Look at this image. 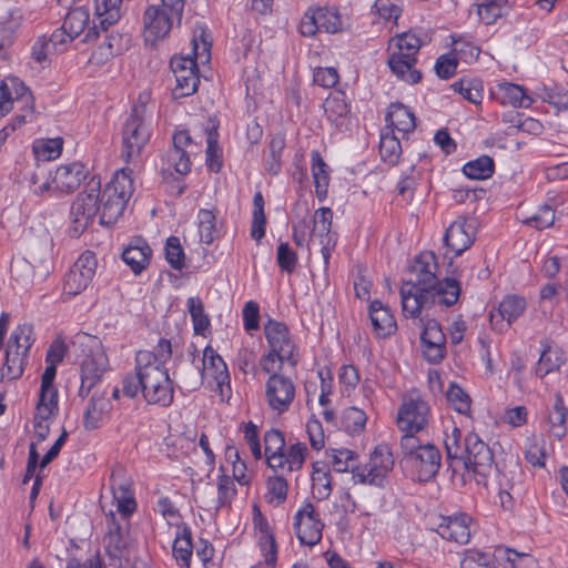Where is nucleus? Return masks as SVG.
Instances as JSON below:
<instances>
[{
	"mask_svg": "<svg viewBox=\"0 0 568 568\" xmlns=\"http://www.w3.org/2000/svg\"><path fill=\"white\" fill-rule=\"evenodd\" d=\"M24 21V16L20 9L9 11L8 18L0 23V58L7 59L9 49L13 45L18 31Z\"/></svg>",
	"mask_w": 568,
	"mask_h": 568,
	"instance_id": "27",
	"label": "nucleus"
},
{
	"mask_svg": "<svg viewBox=\"0 0 568 568\" xmlns=\"http://www.w3.org/2000/svg\"><path fill=\"white\" fill-rule=\"evenodd\" d=\"M151 253L152 250L148 243L138 240L124 248L122 260L134 274H140L149 265Z\"/></svg>",
	"mask_w": 568,
	"mask_h": 568,
	"instance_id": "29",
	"label": "nucleus"
},
{
	"mask_svg": "<svg viewBox=\"0 0 568 568\" xmlns=\"http://www.w3.org/2000/svg\"><path fill=\"white\" fill-rule=\"evenodd\" d=\"M438 265L433 252L420 253L409 266L400 287L402 308L406 317L416 318L422 310L435 305L449 307L460 294L459 282L454 278L438 280Z\"/></svg>",
	"mask_w": 568,
	"mask_h": 568,
	"instance_id": "2",
	"label": "nucleus"
},
{
	"mask_svg": "<svg viewBox=\"0 0 568 568\" xmlns=\"http://www.w3.org/2000/svg\"><path fill=\"white\" fill-rule=\"evenodd\" d=\"M34 343L33 327L30 324H22L14 328L11 333L7 347L13 348L28 356L29 351Z\"/></svg>",
	"mask_w": 568,
	"mask_h": 568,
	"instance_id": "40",
	"label": "nucleus"
},
{
	"mask_svg": "<svg viewBox=\"0 0 568 568\" xmlns=\"http://www.w3.org/2000/svg\"><path fill=\"white\" fill-rule=\"evenodd\" d=\"M567 416L568 409L564 404L562 396L559 393H556L554 395V403L548 413V423L550 432L559 439H561L567 433Z\"/></svg>",
	"mask_w": 568,
	"mask_h": 568,
	"instance_id": "35",
	"label": "nucleus"
},
{
	"mask_svg": "<svg viewBox=\"0 0 568 568\" xmlns=\"http://www.w3.org/2000/svg\"><path fill=\"white\" fill-rule=\"evenodd\" d=\"M471 518L467 514L442 517L436 532L444 539L466 545L470 539Z\"/></svg>",
	"mask_w": 568,
	"mask_h": 568,
	"instance_id": "23",
	"label": "nucleus"
},
{
	"mask_svg": "<svg viewBox=\"0 0 568 568\" xmlns=\"http://www.w3.org/2000/svg\"><path fill=\"white\" fill-rule=\"evenodd\" d=\"M457 65V58L453 53H446L437 58L435 71L440 79L447 80L455 74Z\"/></svg>",
	"mask_w": 568,
	"mask_h": 568,
	"instance_id": "62",
	"label": "nucleus"
},
{
	"mask_svg": "<svg viewBox=\"0 0 568 568\" xmlns=\"http://www.w3.org/2000/svg\"><path fill=\"white\" fill-rule=\"evenodd\" d=\"M176 20L171 12L158 6L151 4L143 16L144 38L146 42L155 43L168 36Z\"/></svg>",
	"mask_w": 568,
	"mask_h": 568,
	"instance_id": "20",
	"label": "nucleus"
},
{
	"mask_svg": "<svg viewBox=\"0 0 568 568\" xmlns=\"http://www.w3.org/2000/svg\"><path fill=\"white\" fill-rule=\"evenodd\" d=\"M464 174L473 180H486L494 173V161L488 155H483L467 162L463 168Z\"/></svg>",
	"mask_w": 568,
	"mask_h": 568,
	"instance_id": "43",
	"label": "nucleus"
},
{
	"mask_svg": "<svg viewBox=\"0 0 568 568\" xmlns=\"http://www.w3.org/2000/svg\"><path fill=\"white\" fill-rule=\"evenodd\" d=\"M504 7L499 2L484 0L477 6V13L479 19L488 26L496 22L504 14Z\"/></svg>",
	"mask_w": 568,
	"mask_h": 568,
	"instance_id": "60",
	"label": "nucleus"
},
{
	"mask_svg": "<svg viewBox=\"0 0 568 568\" xmlns=\"http://www.w3.org/2000/svg\"><path fill=\"white\" fill-rule=\"evenodd\" d=\"M446 398L449 405L457 413L468 415L471 407L469 395L456 383H450L446 390Z\"/></svg>",
	"mask_w": 568,
	"mask_h": 568,
	"instance_id": "46",
	"label": "nucleus"
},
{
	"mask_svg": "<svg viewBox=\"0 0 568 568\" xmlns=\"http://www.w3.org/2000/svg\"><path fill=\"white\" fill-rule=\"evenodd\" d=\"M130 34L111 31L105 36L103 47L108 49L109 55H118L130 47Z\"/></svg>",
	"mask_w": 568,
	"mask_h": 568,
	"instance_id": "59",
	"label": "nucleus"
},
{
	"mask_svg": "<svg viewBox=\"0 0 568 568\" xmlns=\"http://www.w3.org/2000/svg\"><path fill=\"white\" fill-rule=\"evenodd\" d=\"M422 352L432 364L440 363L446 356V336L442 326L435 320H428L424 324L420 334Z\"/></svg>",
	"mask_w": 568,
	"mask_h": 568,
	"instance_id": "18",
	"label": "nucleus"
},
{
	"mask_svg": "<svg viewBox=\"0 0 568 568\" xmlns=\"http://www.w3.org/2000/svg\"><path fill=\"white\" fill-rule=\"evenodd\" d=\"M369 317L375 332L379 336H388L396 328V323L390 311L379 301H374L371 304Z\"/></svg>",
	"mask_w": 568,
	"mask_h": 568,
	"instance_id": "33",
	"label": "nucleus"
},
{
	"mask_svg": "<svg viewBox=\"0 0 568 568\" xmlns=\"http://www.w3.org/2000/svg\"><path fill=\"white\" fill-rule=\"evenodd\" d=\"M104 549L109 557L120 559L126 547V537L113 514L108 518V530L104 536Z\"/></svg>",
	"mask_w": 568,
	"mask_h": 568,
	"instance_id": "31",
	"label": "nucleus"
},
{
	"mask_svg": "<svg viewBox=\"0 0 568 568\" xmlns=\"http://www.w3.org/2000/svg\"><path fill=\"white\" fill-rule=\"evenodd\" d=\"M333 212L329 207H322V226L327 230L326 234V243L322 247V256L324 258V263L327 266L328 260L331 257V253L335 250L338 241V234L335 231L331 230L332 226Z\"/></svg>",
	"mask_w": 568,
	"mask_h": 568,
	"instance_id": "49",
	"label": "nucleus"
},
{
	"mask_svg": "<svg viewBox=\"0 0 568 568\" xmlns=\"http://www.w3.org/2000/svg\"><path fill=\"white\" fill-rule=\"evenodd\" d=\"M68 9L70 10L64 18L62 29L67 32L69 40L75 39L87 30L83 41H93L99 37L100 31L106 32L109 30H103L99 26L97 18L93 19L92 27H89L90 13L85 7L80 6L72 8L71 6ZM94 17H97V13Z\"/></svg>",
	"mask_w": 568,
	"mask_h": 568,
	"instance_id": "13",
	"label": "nucleus"
},
{
	"mask_svg": "<svg viewBox=\"0 0 568 568\" xmlns=\"http://www.w3.org/2000/svg\"><path fill=\"white\" fill-rule=\"evenodd\" d=\"M476 225L471 220L458 219L446 230L445 245L454 252L455 256L468 250L475 240Z\"/></svg>",
	"mask_w": 568,
	"mask_h": 568,
	"instance_id": "21",
	"label": "nucleus"
},
{
	"mask_svg": "<svg viewBox=\"0 0 568 568\" xmlns=\"http://www.w3.org/2000/svg\"><path fill=\"white\" fill-rule=\"evenodd\" d=\"M276 261L282 271L292 273L296 267L297 257L287 243L281 242L277 246Z\"/></svg>",
	"mask_w": 568,
	"mask_h": 568,
	"instance_id": "63",
	"label": "nucleus"
},
{
	"mask_svg": "<svg viewBox=\"0 0 568 568\" xmlns=\"http://www.w3.org/2000/svg\"><path fill=\"white\" fill-rule=\"evenodd\" d=\"M97 264L92 252L87 251L81 254L64 277V294L75 296L85 290L94 277Z\"/></svg>",
	"mask_w": 568,
	"mask_h": 568,
	"instance_id": "10",
	"label": "nucleus"
},
{
	"mask_svg": "<svg viewBox=\"0 0 568 568\" xmlns=\"http://www.w3.org/2000/svg\"><path fill=\"white\" fill-rule=\"evenodd\" d=\"M85 178L87 171L84 165L79 162H74L59 166L52 178V184L57 191L71 193L80 186L81 182Z\"/></svg>",
	"mask_w": 568,
	"mask_h": 568,
	"instance_id": "24",
	"label": "nucleus"
},
{
	"mask_svg": "<svg viewBox=\"0 0 568 568\" xmlns=\"http://www.w3.org/2000/svg\"><path fill=\"white\" fill-rule=\"evenodd\" d=\"M112 408L111 400L105 392H94L89 399L84 410L83 426L87 430H93L101 427L104 418Z\"/></svg>",
	"mask_w": 568,
	"mask_h": 568,
	"instance_id": "25",
	"label": "nucleus"
},
{
	"mask_svg": "<svg viewBox=\"0 0 568 568\" xmlns=\"http://www.w3.org/2000/svg\"><path fill=\"white\" fill-rule=\"evenodd\" d=\"M393 467L394 458L390 447L387 444H379L366 464L352 467L353 479L356 484L382 486Z\"/></svg>",
	"mask_w": 568,
	"mask_h": 568,
	"instance_id": "7",
	"label": "nucleus"
},
{
	"mask_svg": "<svg viewBox=\"0 0 568 568\" xmlns=\"http://www.w3.org/2000/svg\"><path fill=\"white\" fill-rule=\"evenodd\" d=\"M131 169H121L101 190L100 178L92 176L71 206L73 231L82 233L97 215L101 225H111L123 214L133 192Z\"/></svg>",
	"mask_w": 568,
	"mask_h": 568,
	"instance_id": "3",
	"label": "nucleus"
},
{
	"mask_svg": "<svg viewBox=\"0 0 568 568\" xmlns=\"http://www.w3.org/2000/svg\"><path fill=\"white\" fill-rule=\"evenodd\" d=\"M184 251L176 236H170L165 244V258L172 268L181 271L184 267Z\"/></svg>",
	"mask_w": 568,
	"mask_h": 568,
	"instance_id": "53",
	"label": "nucleus"
},
{
	"mask_svg": "<svg viewBox=\"0 0 568 568\" xmlns=\"http://www.w3.org/2000/svg\"><path fill=\"white\" fill-rule=\"evenodd\" d=\"M445 449L448 468L452 470V480L464 486L471 475L477 476V483H481L495 471L501 504L505 497L513 498L514 490L521 483L523 471L517 459L510 457L501 464L495 463L491 448L475 433H469L464 439L462 430L454 427L450 434H446Z\"/></svg>",
	"mask_w": 568,
	"mask_h": 568,
	"instance_id": "1",
	"label": "nucleus"
},
{
	"mask_svg": "<svg viewBox=\"0 0 568 568\" xmlns=\"http://www.w3.org/2000/svg\"><path fill=\"white\" fill-rule=\"evenodd\" d=\"M526 310V301L517 295L506 296L496 310L489 315L493 329L503 332L507 329Z\"/></svg>",
	"mask_w": 568,
	"mask_h": 568,
	"instance_id": "22",
	"label": "nucleus"
},
{
	"mask_svg": "<svg viewBox=\"0 0 568 568\" xmlns=\"http://www.w3.org/2000/svg\"><path fill=\"white\" fill-rule=\"evenodd\" d=\"M139 367L142 366L141 379L143 384V397L149 404L169 407L173 403V383L165 367H160L154 362V356L149 353H136Z\"/></svg>",
	"mask_w": 568,
	"mask_h": 568,
	"instance_id": "5",
	"label": "nucleus"
},
{
	"mask_svg": "<svg viewBox=\"0 0 568 568\" xmlns=\"http://www.w3.org/2000/svg\"><path fill=\"white\" fill-rule=\"evenodd\" d=\"M295 396V387L291 378L273 374L266 382L265 397L273 410L283 413L288 409Z\"/></svg>",
	"mask_w": 568,
	"mask_h": 568,
	"instance_id": "17",
	"label": "nucleus"
},
{
	"mask_svg": "<svg viewBox=\"0 0 568 568\" xmlns=\"http://www.w3.org/2000/svg\"><path fill=\"white\" fill-rule=\"evenodd\" d=\"M523 222L537 230L550 227L555 222V211L549 205H542L535 214L525 217Z\"/></svg>",
	"mask_w": 568,
	"mask_h": 568,
	"instance_id": "56",
	"label": "nucleus"
},
{
	"mask_svg": "<svg viewBox=\"0 0 568 568\" xmlns=\"http://www.w3.org/2000/svg\"><path fill=\"white\" fill-rule=\"evenodd\" d=\"M544 100L558 110L568 109V91L561 87L546 89Z\"/></svg>",
	"mask_w": 568,
	"mask_h": 568,
	"instance_id": "64",
	"label": "nucleus"
},
{
	"mask_svg": "<svg viewBox=\"0 0 568 568\" xmlns=\"http://www.w3.org/2000/svg\"><path fill=\"white\" fill-rule=\"evenodd\" d=\"M385 120L389 124L386 128L393 129V132L397 130L398 132L407 134L416 126L414 113L399 102L392 103L388 106Z\"/></svg>",
	"mask_w": 568,
	"mask_h": 568,
	"instance_id": "30",
	"label": "nucleus"
},
{
	"mask_svg": "<svg viewBox=\"0 0 568 568\" xmlns=\"http://www.w3.org/2000/svg\"><path fill=\"white\" fill-rule=\"evenodd\" d=\"M217 129L212 126L206 130V165L213 172H219L222 169V154L217 144Z\"/></svg>",
	"mask_w": 568,
	"mask_h": 568,
	"instance_id": "47",
	"label": "nucleus"
},
{
	"mask_svg": "<svg viewBox=\"0 0 568 568\" xmlns=\"http://www.w3.org/2000/svg\"><path fill=\"white\" fill-rule=\"evenodd\" d=\"M265 457L267 465L273 469H283L285 439L282 432L271 429L264 435Z\"/></svg>",
	"mask_w": 568,
	"mask_h": 568,
	"instance_id": "28",
	"label": "nucleus"
},
{
	"mask_svg": "<svg viewBox=\"0 0 568 568\" xmlns=\"http://www.w3.org/2000/svg\"><path fill=\"white\" fill-rule=\"evenodd\" d=\"M307 452V447L305 444L296 443L292 445L287 452H284L283 469H287V471H293L295 469H300L305 460V454Z\"/></svg>",
	"mask_w": 568,
	"mask_h": 568,
	"instance_id": "57",
	"label": "nucleus"
},
{
	"mask_svg": "<svg viewBox=\"0 0 568 568\" xmlns=\"http://www.w3.org/2000/svg\"><path fill=\"white\" fill-rule=\"evenodd\" d=\"M379 154L384 162L392 165L398 162L402 154V145L399 139L390 128H384L381 133Z\"/></svg>",
	"mask_w": 568,
	"mask_h": 568,
	"instance_id": "37",
	"label": "nucleus"
},
{
	"mask_svg": "<svg viewBox=\"0 0 568 568\" xmlns=\"http://www.w3.org/2000/svg\"><path fill=\"white\" fill-rule=\"evenodd\" d=\"M176 85L173 93L178 98L189 97L197 90L200 83L197 63L194 58L173 57L170 61Z\"/></svg>",
	"mask_w": 568,
	"mask_h": 568,
	"instance_id": "12",
	"label": "nucleus"
},
{
	"mask_svg": "<svg viewBox=\"0 0 568 568\" xmlns=\"http://www.w3.org/2000/svg\"><path fill=\"white\" fill-rule=\"evenodd\" d=\"M254 524L260 529L262 537L261 539H264L265 545H268L270 551L266 555V562L273 564L276 559V542L274 536L271 534V528L266 519L262 516L261 513H258L254 517Z\"/></svg>",
	"mask_w": 568,
	"mask_h": 568,
	"instance_id": "58",
	"label": "nucleus"
},
{
	"mask_svg": "<svg viewBox=\"0 0 568 568\" xmlns=\"http://www.w3.org/2000/svg\"><path fill=\"white\" fill-rule=\"evenodd\" d=\"M320 16V7L311 6L302 17L300 23V32L303 37H315L320 26L317 22Z\"/></svg>",
	"mask_w": 568,
	"mask_h": 568,
	"instance_id": "61",
	"label": "nucleus"
},
{
	"mask_svg": "<svg viewBox=\"0 0 568 568\" xmlns=\"http://www.w3.org/2000/svg\"><path fill=\"white\" fill-rule=\"evenodd\" d=\"M354 460V453L347 448H329L325 452V463L337 473L347 471Z\"/></svg>",
	"mask_w": 568,
	"mask_h": 568,
	"instance_id": "48",
	"label": "nucleus"
},
{
	"mask_svg": "<svg viewBox=\"0 0 568 568\" xmlns=\"http://www.w3.org/2000/svg\"><path fill=\"white\" fill-rule=\"evenodd\" d=\"M264 333L273 352L281 354L282 359H287V363L293 367L297 364L295 355V344L290 336L287 326L284 323L268 320L264 325Z\"/></svg>",
	"mask_w": 568,
	"mask_h": 568,
	"instance_id": "16",
	"label": "nucleus"
},
{
	"mask_svg": "<svg viewBox=\"0 0 568 568\" xmlns=\"http://www.w3.org/2000/svg\"><path fill=\"white\" fill-rule=\"evenodd\" d=\"M110 488L116 510L123 516L132 515L136 509V503L132 490V480L122 466H115L110 476Z\"/></svg>",
	"mask_w": 568,
	"mask_h": 568,
	"instance_id": "14",
	"label": "nucleus"
},
{
	"mask_svg": "<svg viewBox=\"0 0 568 568\" xmlns=\"http://www.w3.org/2000/svg\"><path fill=\"white\" fill-rule=\"evenodd\" d=\"M202 363V371L190 367L189 372L180 377L181 383L189 390L200 387L204 376L214 378L219 385H222L229 379V372L225 362L211 346H206L204 348Z\"/></svg>",
	"mask_w": 568,
	"mask_h": 568,
	"instance_id": "9",
	"label": "nucleus"
},
{
	"mask_svg": "<svg viewBox=\"0 0 568 568\" xmlns=\"http://www.w3.org/2000/svg\"><path fill=\"white\" fill-rule=\"evenodd\" d=\"M186 306L193 322L194 332L203 334L210 326V318L204 312L202 300L197 296L189 297Z\"/></svg>",
	"mask_w": 568,
	"mask_h": 568,
	"instance_id": "45",
	"label": "nucleus"
},
{
	"mask_svg": "<svg viewBox=\"0 0 568 568\" xmlns=\"http://www.w3.org/2000/svg\"><path fill=\"white\" fill-rule=\"evenodd\" d=\"M501 103L515 108H528L531 99L526 94L523 87L514 83H504L500 85Z\"/></svg>",
	"mask_w": 568,
	"mask_h": 568,
	"instance_id": "44",
	"label": "nucleus"
},
{
	"mask_svg": "<svg viewBox=\"0 0 568 568\" xmlns=\"http://www.w3.org/2000/svg\"><path fill=\"white\" fill-rule=\"evenodd\" d=\"M392 42H394L396 48V50L393 52L416 57L417 52L424 43V40L417 34L415 30H409L407 32L397 34L392 39Z\"/></svg>",
	"mask_w": 568,
	"mask_h": 568,
	"instance_id": "42",
	"label": "nucleus"
},
{
	"mask_svg": "<svg viewBox=\"0 0 568 568\" xmlns=\"http://www.w3.org/2000/svg\"><path fill=\"white\" fill-rule=\"evenodd\" d=\"M122 0H97V19L99 26L106 30L121 19Z\"/></svg>",
	"mask_w": 568,
	"mask_h": 568,
	"instance_id": "38",
	"label": "nucleus"
},
{
	"mask_svg": "<svg viewBox=\"0 0 568 568\" xmlns=\"http://www.w3.org/2000/svg\"><path fill=\"white\" fill-rule=\"evenodd\" d=\"M430 419L429 405L420 397L404 398L398 409L396 425L402 436L419 437Z\"/></svg>",
	"mask_w": 568,
	"mask_h": 568,
	"instance_id": "8",
	"label": "nucleus"
},
{
	"mask_svg": "<svg viewBox=\"0 0 568 568\" xmlns=\"http://www.w3.org/2000/svg\"><path fill=\"white\" fill-rule=\"evenodd\" d=\"M322 108L327 116V120L335 126H342L348 114V105L345 100V93L339 90H334L325 98Z\"/></svg>",
	"mask_w": 568,
	"mask_h": 568,
	"instance_id": "32",
	"label": "nucleus"
},
{
	"mask_svg": "<svg viewBox=\"0 0 568 568\" xmlns=\"http://www.w3.org/2000/svg\"><path fill=\"white\" fill-rule=\"evenodd\" d=\"M105 365L106 357L102 352L87 355L81 364V379H85L90 382L91 385H95L105 371Z\"/></svg>",
	"mask_w": 568,
	"mask_h": 568,
	"instance_id": "36",
	"label": "nucleus"
},
{
	"mask_svg": "<svg viewBox=\"0 0 568 568\" xmlns=\"http://www.w3.org/2000/svg\"><path fill=\"white\" fill-rule=\"evenodd\" d=\"M367 416L357 407H348L343 412L342 425L347 433H359L364 429Z\"/></svg>",
	"mask_w": 568,
	"mask_h": 568,
	"instance_id": "51",
	"label": "nucleus"
},
{
	"mask_svg": "<svg viewBox=\"0 0 568 568\" xmlns=\"http://www.w3.org/2000/svg\"><path fill=\"white\" fill-rule=\"evenodd\" d=\"M416 62V57H410L409 54L395 52H392L387 59V63L392 72L399 80L409 84L418 83L422 79L420 71L414 68Z\"/></svg>",
	"mask_w": 568,
	"mask_h": 568,
	"instance_id": "26",
	"label": "nucleus"
},
{
	"mask_svg": "<svg viewBox=\"0 0 568 568\" xmlns=\"http://www.w3.org/2000/svg\"><path fill=\"white\" fill-rule=\"evenodd\" d=\"M460 568H495L494 559L490 555L468 549L464 552Z\"/></svg>",
	"mask_w": 568,
	"mask_h": 568,
	"instance_id": "55",
	"label": "nucleus"
},
{
	"mask_svg": "<svg viewBox=\"0 0 568 568\" xmlns=\"http://www.w3.org/2000/svg\"><path fill=\"white\" fill-rule=\"evenodd\" d=\"M455 91L459 92L467 101L479 104L483 100V87L478 81L462 79L453 84Z\"/></svg>",
	"mask_w": 568,
	"mask_h": 568,
	"instance_id": "52",
	"label": "nucleus"
},
{
	"mask_svg": "<svg viewBox=\"0 0 568 568\" xmlns=\"http://www.w3.org/2000/svg\"><path fill=\"white\" fill-rule=\"evenodd\" d=\"M196 143L187 130H181L174 133L172 146L166 152V162L176 173L185 175L191 171L190 156L199 152Z\"/></svg>",
	"mask_w": 568,
	"mask_h": 568,
	"instance_id": "11",
	"label": "nucleus"
},
{
	"mask_svg": "<svg viewBox=\"0 0 568 568\" xmlns=\"http://www.w3.org/2000/svg\"><path fill=\"white\" fill-rule=\"evenodd\" d=\"M349 29V18L342 16L337 8H322V30L331 34H336L348 31Z\"/></svg>",
	"mask_w": 568,
	"mask_h": 568,
	"instance_id": "39",
	"label": "nucleus"
},
{
	"mask_svg": "<svg viewBox=\"0 0 568 568\" xmlns=\"http://www.w3.org/2000/svg\"><path fill=\"white\" fill-rule=\"evenodd\" d=\"M287 496V483L283 476H274L267 479L266 499L271 504L280 505Z\"/></svg>",
	"mask_w": 568,
	"mask_h": 568,
	"instance_id": "54",
	"label": "nucleus"
},
{
	"mask_svg": "<svg viewBox=\"0 0 568 568\" xmlns=\"http://www.w3.org/2000/svg\"><path fill=\"white\" fill-rule=\"evenodd\" d=\"M22 102L33 112V98L29 88L18 78L11 77L0 82V118L8 114L13 102Z\"/></svg>",
	"mask_w": 568,
	"mask_h": 568,
	"instance_id": "19",
	"label": "nucleus"
},
{
	"mask_svg": "<svg viewBox=\"0 0 568 568\" xmlns=\"http://www.w3.org/2000/svg\"><path fill=\"white\" fill-rule=\"evenodd\" d=\"M27 357L13 348L7 347L6 361L1 368V378L7 381L18 379L23 374Z\"/></svg>",
	"mask_w": 568,
	"mask_h": 568,
	"instance_id": "41",
	"label": "nucleus"
},
{
	"mask_svg": "<svg viewBox=\"0 0 568 568\" xmlns=\"http://www.w3.org/2000/svg\"><path fill=\"white\" fill-rule=\"evenodd\" d=\"M193 552L192 532L187 526L178 527L173 542V556L181 568H190Z\"/></svg>",
	"mask_w": 568,
	"mask_h": 568,
	"instance_id": "34",
	"label": "nucleus"
},
{
	"mask_svg": "<svg viewBox=\"0 0 568 568\" xmlns=\"http://www.w3.org/2000/svg\"><path fill=\"white\" fill-rule=\"evenodd\" d=\"M399 447L403 454L400 465L415 479L426 483L436 477L442 465V454L434 444L420 437L402 436Z\"/></svg>",
	"mask_w": 568,
	"mask_h": 568,
	"instance_id": "4",
	"label": "nucleus"
},
{
	"mask_svg": "<svg viewBox=\"0 0 568 568\" xmlns=\"http://www.w3.org/2000/svg\"><path fill=\"white\" fill-rule=\"evenodd\" d=\"M146 104L133 105L129 118L123 125L122 158L130 162L140 156L143 148L150 140V126L146 120Z\"/></svg>",
	"mask_w": 568,
	"mask_h": 568,
	"instance_id": "6",
	"label": "nucleus"
},
{
	"mask_svg": "<svg viewBox=\"0 0 568 568\" xmlns=\"http://www.w3.org/2000/svg\"><path fill=\"white\" fill-rule=\"evenodd\" d=\"M320 518L313 504L306 503L294 516V531L302 546L314 547L320 542Z\"/></svg>",
	"mask_w": 568,
	"mask_h": 568,
	"instance_id": "15",
	"label": "nucleus"
},
{
	"mask_svg": "<svg viewBox=\"0 0 568 568\" xmlns=\"http://www.w3.org/2000/svg\"><path fill=\"white\" fill-rule=\"evenodd\" d=\"M199 234L201 242L211 244L216 237L217 231L215 226V215L212 211L202 209L197 214Z\"/></svg>",
	"mask_w": 568,
	"mask_h": 568,
	"instance_id": "50",
	"label": "nucleus"
}]
</instances>
